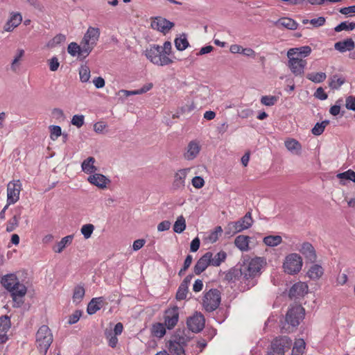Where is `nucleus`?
Here are the masks:
<instances>
[{
    "instance_id": "nucleus-18",
    "label": "nucleus",
    "mask_w": 355,
    "mask_h": 355,
    "mask_svg": "<svg viewBox=\"0 0 355 355\" xmlns=\"http://www.w3.org/2000/svg\"><path fill=\"white\" fill-rule=\"evenodd\" d=\"M87 181L90 184L103 189H105L107 185L110 183V180L107 177L103 174L97 173L90 175L87 178Z\"/></svg>"
},
{
    "instance_id": "nucleus-7",
    "label": "nucleus",
    "mask_w": 355,
    "mask_h": 355,
    "mask_svg": "<svg viewBox=\"0 0 355 355\" xmlns=\"http://www.w3.org/2000/svg\"><path fill=\"white\" fill-rule=\"evenodd\" d=\"M220 300V292L218 289L212 288L205 293L202 306L206 311L212 312L219 306Z\"/></svg>"
},
{
    "instance_id": "nucleus-53",
    "label": "nucleus",
    "mask_w": 355,
    "mask_h": 355,
    "mask_svg": "<svg viewBox=\"0 0 355 355\" xmlns=\"http://www.w3.org/2000/svg\"><path fill=\"white\" fill-rule=\"evenodd\" d=\"M50 128V137L53 141H55L60 135H62V129L59 125H51Z\"/></svg>"
},
{
    "instance_id": "nucleus-4",
    "label": "nucleus",
    "mask_w": 355,
    "mask_h": 355,
    "mask_svg": "<svg viewBox=\"0 0 355 355\" xmlns=\"http://www.w3.org/2000/svg\"><path fill=\"white\" fill-rule=\"evenodd\" d=\"M53 342V334L46 325H42L36 334V344L40 352L46 355Z\"/></svg>"
},
{
    "instance_id": "nucleus-22",
    "label": "nucleus",
    "mask_w": 355,
    "mask_h": 355,
    "mask_svg": "<svg viewBox=\"0 0 355 355\" xmlns=\"http://www.w3.org/2000/svg\"><path fill=\"white\" fill-rule=\"evenodd\" d=\"M22 21V16L19 12H11L10 18L5 24L3 29L6 32L12 31Z\"/></svg>"
},
{
    "instance_id": "nucleus-17",
    "label": "nucleus",
    "mask_w": 355,
    "mask_h": 355,
    "mask_svg": "<svg viewBox=\"0 0 355 355\" xmlns=\"http://www.w3.org/2000/svg\"><path fill=\"white\" fill-rule=\"evenodd\" d=\"M308 293V286L306 283L299 282L292 286L289 290L288 296L291 299L303 297Z\"/></svg>"
},
{
    "instance_id": "nucleus-2",
    "label": "nucleus",
    "mask_w": 355,
    "mask_h": 355,
    "mask_svg": "<svg viewBox=\"0 0 355 355\" xmlns=\"http://www.w3.org/2000/svg\"><path fill=\"white\" fill-rule=\"evenodd\" d=\"M266 264L261 257H255L245 261L241 266L243 276L244 290H248L257 284V277L261 275V270Z\"/></svg>"
},
{
    "instance_id": "nucleus-30",
    "label": "nucleus",
    "mask_w": 355,
    "mask_h": 355,
    "mask_svg": "<svg viewBox=\"0 0 355 355\" xmlns=\"http://www.w3.org/2000/svg\"><path fill=\"white\" fill-rule=\"evenodd\" d=\"M324 273L322 267L318 264L313 265L307 272L308 277L313 280L318 279Z\"/></svg>"
},
{
    "instance_id": "nucleus-19",
    "label": "nucleus",
    "mask_w": 355,
    "mask_h": 355,
    "mask_svg": "<svg viewBox=\"0 0 355 355\" xmlns=\"http://www.w3.org/2000/svg\"><path fill=\"white\" fill-rule=\"evenodd\" d=\"M210 258L211 252H207L198 259L193 268L196 275L201 274L209 266H211Z\"/></svg>"
},
{
    "instance_id": "nucleus-6",
    "label": "nucleus",
    "mask_w": 355,
    "mask_h": 355,
    "mask_svg": "<svg viewBox=\"0 0 355 355\" xmlns=\"http://www.w3.org/2000/svg\"><path fill=\"white\" fill-rule=\"evenodd\" d=\"M253 223L251 212H247L245 216L235 222H230L225 228V234L233 235L250 228Z\"/></svg>"
},
{
    "instance_id": "nucleus-12",
    "label": "nucleus",
    "mask_w": 355,
    "mask_h": 355,
    "mask_svg": "<svg viewBox=\"0 0 355 355\" xmlns=\"http://www.w3.org/2000/svg\"><path fill=\"white\" fill-rule=\"evenodd\" d=\"M164 325L168 329H172L177 324L179 320V311L177 306L168 309L165 311L164 315Z\"/></svg>"
},
{
    "instance_id": "nucleus-63",
    "label": "nucleus",
    "mask_w": 355,
    "mask_h": 355,
    "mask_svg": "<svg viewBox=\"0 0 355 355\" xmlns=\"http://www.w3.org/2000/svg\"><path fill=\"white\" fill-rule=\"evenodd\" d=\"M325 18L323 17H319L318 18L312 19L310 20V24L314 27H320L324 24Z\"/></svg>"
},
{
    "instance_id": "nucleus-3",
    "label": "nucleus",
    "mask_w": 355,
    "mask_h": 355,
    "mask_svg": "<svg viewBox=\"0 0 355 355\" xmlns=\"http://www.w3.org/2000/svg\"><path fill=\"white\" fill-rule=\"evenodd\" d=\"M304 309L301 305L292 306L287 311L284 321H282L281 329L282 332H292L304 319Z\"/></svg>"
},
{
    "instance_id": "nucleus-25",
    "label": "nucleus",
    "mask_w": 355,
    "mask_h": 355,
    "mask_svg": "<svg viewBox=\"0 0 355 355\" xmlns=\"http://www.w3.org/2000/svg\"><path fill=\"white\" fill-rule=\"evenodd\" d=\"M104 303V298L103 297H94L89 302L87 305V311L88 314L93 315L101 309Z\"/></svg>"
},
{
    "instance_id": "nucleus-55",
    "label": "nucleus",
    "mask_w": 355,
    "mask_h": 355,
    "mask_svg": "<svg viewBox=\"0 0 355 355\" xmlns=\"http://www.w3.org/2000/svg\"><path fill=\"white\" fill-rule=\"evenodd\" d=\"M80 46H79L76 42H71L69 44L68 48H67L68 53L72 56H76L77 55L80 56Z\"/></svg>"
},
{
    "instance_id": "nucleus-13",
    "label": "nucleus",
    "mask_w": 355,
    "mask_h": 355,
    "mask_svg": "<svg viewBox=\"0 0 355 355\" xmlns=\"http://www.w3.org/2000/svg\"><path fill=\"white\" fill-rule=\"evenodd\" d=\"M191 168H185L178 170L174 175L173 189L175 190H182L185 187L186 178L191 171Z\"/></svg>"
},
{
    "instance_id": "nucleus-28",
    "label": "nucleus",
    "mask_w": 355,
    "mask_h": 355,
    "mask_svg": "<svg viewBox=\"0 0 355 355\" xmlns=\"http://www.w3.org/2000/svg\"><path fill=\"white\" fill-rule=\"evenodd\" d=\"M250 237L245 235H239L234 240L235 245L241 251L249 250Z\"/></svg>"
},
{
    "instance_id": "nucleus-43",
    "label": "nucleus",
    "mask_w": 355,
    "mask_h": 355,
    "mask_svg": "<svg viewBox=\"0 0 355 355\" xmlns=\"http://www.w3.org/2000/svg\"><path fill=\"white\" fill-rule=\"evenodd\" d=\"M329 123L328 120L322 121L321 123H317L311 130L313 135L319 136L322 135L325 129V127Z\"/></svg>"
},
{
    "instance_id": "nucleus-11",
    "label": "nucleus",
    "mask_w": 355,
    "mask_h": 355,
    "mask_svg": "<svg viewBox=\"0 0 355 355\" xmlns=\"http://www.w3.org/2000/svg\"><path fill=\"white\" fill-rule=\"evenodd\" d=\"M21 184L19 180L10 182L7 186V202L15 204L19 199Z\"/></svg>"
},
{
    "instance_id": "nucleus-26",
    "label": "nucleus",
    "mask_w": 355,
    "mask_h": 355,
    "mask_svg": "<svg viewBox=\"0 0 355 355\" xmlns=\"http://www.w3.org/2000/svg\"><path fill=\"white\" fill-rule=\"evenodd\" d=\"M96 159L93 157H89L85 159L81 164L82 171L87 174L92 175L98 170L97 167L94 165Z\"/></svg>"
},
{
    "instance_id": "nucleus-52",
    "label": "nucleus",
    "mask_w": 355,
    "mask_h": 355,
    "mask_svg": "<svg viewBox=\"0 0 355 355\" xmlns=\"http://www.w3.org/2000/svg\"><path fill=\"white\" fill-rule=\"evenodd\" d=\"M337 178L339 179L349 180L355 183V172L351 169L345 172L338 173L337 175Z\"/></svg>"
},
{
    "instance_id": "nucleus-62",
    "label": "nucleus",
    "mask_w": 355,
    "mask_h": 355,
    "mask_svg": "<svg viewBox=\"0 0 355 355\" xmlns=\"http://www.w3.org/2000/svg\"><path fill=\"white\" fill-rule=\"evenodd\" d=\"M339 12L345 15H352V14H355V5L341 8Z\"/></svg>"
},
{
    "instance_id": "nucleus-15",
    "label": "nucleus",
    "mask_w": 355,
    "mask_h": 355,
    "mask_svg": "<svg viewBox=\"0 0 355 355\" xmlns=\"http://www.w3.org/2000/svg\"><path fill=\"white\" fill-rule=\"evenodd\" d=\"M151 26L153 29L166 34L174 26V23L162 17H157L151 22Z\"/></svg>"
},
{
    "instance_id": "nucleus-9",
    "label": "nucleus",
    "mask_w": 355,
    "mask_h": 355,
    "mask_svg": "<svg viewBox=\"0 0 355 355\" xmlns=\"http://www.w3.org/2000/svg\"><path fill=\"white\" fill-rule=\"evenodd\" d=\"M293 50H288L287 57L288 58V67L291 72L295 76H302L304 74L305 67L307 64L306 60L302 58L293 55Z\"/></svg>"
},
{
    "instance_id": "nucleus-36",
    "label": "nucleus",
    "mask_w": 355,
    "mask_h": 355,
    "mask_svg": "<svg viewBox=\"0 0 355 355\" xmlns=\"http://www.w3.org/2000/svg\"><path fill=\"white\" fill-rule=\"evenodd\" d=\"M282 239L279 235H270L263 238V243L270 247H275L280 244Z\"/></svg>"
},
{
    "instance_id": "nucleus-51",
    "label": "nucleus",
    "mask_w": 355,
    "mask_h": 355,
    "mask_svg": "<svg viewBox=\"0 0 355 355\" xmlns=\"http://www.w3.org/2000/svg\"><path fill=\"white\" fill-rule=\"evenodd\" d=\"M188 293V287L185 284H181L178 289L176 293V298L178 300H184L187 297Z\"/></svg>"
},
{
    "instance_id": "nucleus-10",
    "label": "nucleus",
    "mask_w": 355,
    "mask_h": 355,
    "mask_svg": "<svg viewBox=\"0 0 355 355\" xmlns=\"http://www.w3.org/2000/svg\"><path fill=\"white\" fill-rule=\"evenodd\" d=\"M292 345V340L288 336L275 338L271 344V351L268 355H284Z\"/></svg>"
},
{
    "instance_id": "nucleus-21",
    "label": "nucleus",
    "mask_w": 355,
    "mask_h": 355,
    "mask_svg": "<svg viewBox=\"0 0 355 355\" xmlns=\"http://www.w3.org/2000/svg\"><path fill=\"white\" fill-rule=\"evenodd\" d=\"M299 251L310 262L314 263L316 261L317 256L313 246L309 242L303 243Z\"/></svg>"
},
{
    "instance_id": "nucleus-14",
    "label": "nucleus",
    "mask_w": 355,
    "mask_h": 355,
    "mask_svg": "<svg viewBox=\"0 0 355 355\" xmlns=\"http://www.w3.org/2000/svg\"><path fill=\"white\" fill-rule=\"evenodd\" d=\"M187 324L191 331L200 332L205 327V318L202 313H197L187 320Z\"/></svg>"
},
{
    "instance_id": "nucleus-8",
    "label": "nucleus",
    "mask_w": 355,
    "mask_h": 355,
    "mask_svg": "<svg viewBox=\"0 0 355 355\" xmlns=\"http://www.w3.org/2000/svg\"><path fill=\"white\" fill-rule=\"evenodd\" d=\"M284 271L290 275L298 273L302 267V259L297 253H291L286 257L283 265Z\"/></svg>"
},
{
    "instance_id": "nucleus-42",
    "label": "nucleus",
    "mask_w": 355,
    "mask_h": 355,
    "mask_svg": "<svg viewBox=\"0 0 355 355\" xmlns=\"http://www.w3.org/2000/svg\"><path fill=\"white\" fill-rule=\"evenodd\" d=\"M189 44L184 35L175 40V46L178 51H184Z\"/></svg>"
},
{
    "instance_id": "nucleus-56",
    "label": "nucleus",
    "mask_w": 355,
    "mask_h": 355,
    "mask_svg": "<svg viewBox=\"0 0 355 355\" xmlns=\"http://www.w3.org/2000/svg\"><path fill=\"white\" fill-rule=\"evenodd\" d=\"M66 40V37L64 35L62 34H58L55 35L51 41H50L48 43V46L49 47H53L55 45L60 44L62 42H64Z\"/></svg>"
},
{
    "instance_id": "nucleus-24",
    "label": "nucleus",
    "mask_w": 355,
    "mask_h": 355,
    "mask_svg": "<svg viewBox=\"0 0 355 355\" xmlns=\"http://www.w3.org/2000/svg\"><path fill=\"white\" fill-rule=\"evenodd\" d=\"M355 47V43L352 38H347L346 40L336 42L334 44V49L340 53L349 51L354 49Z\"/></svg>"
},
{
    "instance_id": "nucleus-48",
    "label": "nucleus",
    "mask_w": 355,
    "mask_h": 355,
    "mask_svg": "<svg viewBox=\"0 0 355 355\" xmlns=\"http://www.w3.org/2000/svg\"><path fill=\"white\" fill-rule=\"evenodd\" d=\"M20 218V214H19L15 215L10 220H9L6 225V231L8 232L14 231L18 226Z\"/></svg>"
},
{
    "instance_id": "nucleus-46",
    "label": "nucleus",
    "mask_w": 355,
    "mask_h": 355,
    "mask_svg": "<svg viewBox=\"0 0 355 355\" xmlns=\"http://www.w3.org/2000/svg\"><path fill=\"white\" fill-rule=\"evenodd\" d=\"M355 28V22L343 21L336 26L334 28L336 32L343 31H352Z\"/></svg>"
},
{
    "instance_id": "nucleus-61",
    "label": "nucleus",
    "mask_w": 355,
    "mask_h": 355,
    "mask_svg": "<svg viewBox=\"0 0 355 355\" xmlns=\"http://www.w3.org/2000/svg\"><path fill=\"white\" fill-rule=\"evenodd\" d=\"M105 334L107 338H109V345L111 347H115L118 343V338H116V336L112 335L111 331L109 333L105 332Z\"/></svg>"
},
{
    "instance_id": "nucleus-32",
    "label": "nucleus",
    "mask_w": 355,
    "mask_h": 355,
    "mask_svg": "<svg viewBox=\"0 0 355 355\" xmlns=\"http://www.w3.org/2000/svg\"><path fill=\"white\" fill-rule=\"evenodd\" d=\"M168 350L171 355H184V350L182 345L176 340H170Z\"/></svg>"
},
{
    "instance_id": "nucleus-59",
    "label": "nucleus",
    "mask_w": 355,
    "mask_h": 355,
    "mask_svg": "<svg viewBox=\"0 0 355 355\" xmlns=\"http://www.w3.org/2000/svg\"><path fill=\"white\" fill-rule=\"evenodd\" d=\"M345 106L347 109L355 111V96H348L345 101Z\"/></svg>"
},
{
    "instance_id": "nucleus-44",
    "label": "nucleus",
    "mask_w": 355,
    "mask_h": 355,
    "mask_svg": "<svg viewBox=\"0 0 355 355\" xmlns=\"http://www.w3.org/2000/svg\"><path fill=\"white\" fill-rule=\"evenodd\" d=\"M223 232V229L220 226H217L214 230L211 232L208 236L207 237V240L210 242L211 243H214L216 242L219 238V236L221 235Z\"/></svg>"
},
{
    "instance_id": "nucleus-54",
    "label": "nucleus",
    "mask_w": 355,
    "mask_h": 355,
    "mask_svg": "<svg viewBox=\"0 0 355 355\" xmlns=\"http://www.w3.org/2000/svg\"><path fill=\"white\" fill-rule=\"evenodd\" d=\"M277 101V97L275 96H263L261 98V103L266 106H272Z\"/></svg>"
},
{
    "instance_id": "nucleus-38",
    "label": "nucleus",
    "mask_w": 355,
    "mask_h": 355,
    "mask_svg": "<svg viewBox=\"0 0 355 355\" xmlns=\"http://www.w3.org/2000/svg\"><path fill=\"white\" fill-rule=\"evenodd\" d=\"M186 229V220L183 216L178 217L173 225V231L175 233L181 234Z\"/></svg>"
},
{
    "instance_id": "nucleus-37",
    "label": "nucleus",
    "mask_w": 355,
    "mask_h": 355,
    "mask_svg": "<svg viewBox=\"0 0 355 355\" xmlns=\"http://www.w3.org/2000/svg\"><path fill=\"white\" fill-rule=\"evenodd\" d=\"M290 50L294 51V52H292L293 55H295V56L300 57L302 58L303 57L304 58V57L308 56L311 52V49L309 46H301L299 48H293V49H291Z\"/></svg>"
},
{
    "instance_id": "nucleus-29",
    "label": "nucleus",
    "mask_w": 355,
    "mask_h": 355,
    "mask_svg": "<svg viewBox=\"0 0 355 355\" xmlns=\"http://www.w3.org/2000/svg\"><path fill=\"white\" fill-rule=\"evenodd\" d=\"M227 258V253L225 251H220L215 255L211 252V266L218 267L225 261Z\"/></svg>"
},
{
    "instance_id": "nucleus-57",
    "label": "nucleus",
    "mask_w": 355,
    "mask_h": 355,
    "mask_svg": "<svg viewBox=\"0 0 355 355\" xmlns=\"http://www.w3.org/2000/svg\"><path fill=\"white\" fill-rule=\"evenodd\" d=\"M85 117L83 115H74L71 119V123L77 128H80L84 124Z\"/></svg>"
},
{
    "instance_id": "nucleus-49",
    "label": "nucleus",
    "mask_w": 355,
    "mask_h": 355,
    "mask_svg": "<svg viewBox=\"0 0 355 355\" xmlns=\"http://www.w3.org/2000/svg\"><path fill=\"white\" fill-rule=\"evenodd\" d=\"M95 46L96 45H92L89 42H82L80 50V55L83 56V58L87 57L90 53V52L92 51Z\"/></svg>"
},
{
    "instance_id": "nucleus-60",
    "label": "nucleus",
    "mask_w": 355,
    "mask_h": 355,
    "mask_svg": "<svg viewBox=\"0 0 355 355\" xmlns=\"http://www.w3.org/2000/svg\"><path fill=\"white\" fill-rule=\"evenodd\" d=\"M81 316L80 311H76L72 315H71L69 318L68 323L70 324H73L76 323Z\"/></svg>"
},
{
    "instance_id": "nucleus-64",
    "label": "nucleus",
    "mask_w": 355,
    "mask_h": 355,
    "mask_svg": "<svg viewBox=\"0 0 355 355\" xmlns=\"http://www.w3.org/2000/svg\"><path fill=\"white\" fill-rule=\"evenodd\" d=\"M60 63L58 59L56 57H53L49 60V69L51 71H55L59 67Z\"/></svg>"
},
{
    "instance_id": "nucleus-50",
    "label": "nucleus",
    "mask_w": 355,
    "mask_h": 355,
    "mask_svg": "<svg viewBox=\"0 0 355 355\" xmlns=\"http://www.w3.org/2000/svg\"><path fill=\"white\" fill-rule=\"evenodd\" d=\"M94 230V226L92 224H86L82 226L80 229V232L83 235L84 238L88 239L91 237L93 232Z\"/></svg>"
},
{
    "instance_id": "nucleus-34",
    "label": "nucleus",
    "mask_w": 355,
    "mask_h": 355,
    "mask_svg": "<svg viewBox=\"0 0 355 355\" xmlns=\"http://www.w3.org/2000/svg\"><path fill=\"white\" fill-rule=\"evenodd\" d=\"M345 82L344 78L338 75H334L330 78L329 85L333 89H338Z\"/></svg>"
},
{
    "instance_id": "nucleus-47",
    "label": "nucleus",
    "mask_w": 355,
    "mask_h": 355,
    "mask_svg": "<svg viewBox=\"0 0 355 355\" xmlns=\"http://www.w3.org/2000/svg\"><path fill=\"white\" fill-rule=\"evenodd\" d=\"M10 319L8 316L2 315L0 317V332L6 333L10 328Z\"/></svg>"
},
{
    "instance_id": "nucleus-1",
    "label": "nucleus",
    "mask_w": 355,
    "mask_h": 355,
    "mask_svg": "<svg viewBox=\"0 0 355 355\" xmlns=\"http://www.w3.org/2000/svg\"><path fill=\"white\" fill-rule=\"evenodd\" d=\"M3 286L10 293L12 300V306L21 307L24 303V297L27 293V287L21 283L15 274L4 275L1 280Z\"/></svg>"
},
{
    "instance_id": "nucleus-31",
    "label": "nucleus",
    "mask_w": 355,
    "mask_h": 355,
    "mask_svg": "<svg viewBox=\"0 0 355 355\" xmlns=\"http://www.w3.org/2000/svg\"><path fill=\"white\" fill-rule=\"evenodd\" d=\"M285 146L293 154L300 155L301 153L302 146L300 142L294 139L286 140Z\"/></svg>"
},
{
    "instance_id": "nucleus-58",
    "label": "nucleus",
    "mask_w": 355,
    "mask_h": 355,
    "mask_svg": "<svg viewBox=\"0 0 355 355\" xmlns=\"http://www.w3.org/2000/svg\"><path fill=\"white\" fill-rule=\"evenodd\" d=\"M191 183L196 189H201L205 184V181L200 176H195L191 180Z\"/></svg>"
},
{
    "instance_id": "nucleus-23",
    "label": "nucleus",
    "mask_w": 355,
    "mask_h": 355,
    "mask_svg": "<svg viewBox=\"0 0 355 355\" xmlns=\"http://www.w3.org/2000/svg\"><path fill=\"white\" fill-rule=\"evenodd\" d=\"M100 37V30L98 28L89 27L85 34L83 42L90 43L92 45H96Z\"/></svg>"
},
{
    "instance_id": "nucleus-20",
    "label": "nucleus",
    "mask_w": 355,
    "mask_h": 355,
    "mask_svg": "<svg viewBox=\"0 0 355 355\" xmlns=\"http://www.w3.org/2000/svg\"><path fill=\"white\" fill-rule=\"evenodd\" d=\"M200 150V146L199 142L196 141H190L184 153V157L187 160H193L199 154Z\"/></svg>"
},
{
    "instance_id": "nucleus-41",
    "label": "nucleus",
    "mask_w": 355,
    "mask_h": 355,
    "mask_svg": "<svg viewBox=\"0 0 355 355\" xmlns=\"http://www.w3.org/2000/svg\"><path fill=\"white\" fill-rule=\"evenodd\" d=\"M305 342L302 339L297 340L293 347L291 355H302L305 349Z\"/></svg>"
},
{
    "instance_id": "nucleus-35",
    "label": "nucleus",
    "mask_w": 355,
    "mask_h": 355,
    "mask_svg": "<svg viewBox=\"0 0 355 355\" xmlns=\"http://www.w3.org/2000/svg\"><path fill=\"white\" fill-rule=\"evenodd\" d=\"M73 239V235H68L61 239L57 244V248L54 249V251L57 253H60L65 248L67 245L71 243Z\"/></svg>"
},
{
    "instance_id": "nucleus-16",
    "label": "nucleus",
    "mask_w": 355,
    "mask_h": 355,
    "mask_svg": "<svg viewBox=\"0 0 355 355\" xmlns=\"http://www.w3.org/2000/svg\"><path fill=\"white\" fill-rule=\"evenodd\" d=\"M243 277L244 276L241 268L239 269L232 268L225 273L224 279L228 282L235 283L239 281L241 284V289L245 291Z\"/></svg>"
},
{
    "instance_id": "nucleus-45",
    "label": "nucleus",
    "mask_w": 355,
    "mask_h": 355,
    "mask_svg": "<svg viewBox=\"0 0 355 355\" xmlns=\"http://www.w3.org/2000/svg\"><path fill=\"white\" fill-rule=\"evenodd\" d=\"M152 333L157 338L163 337L166 334L165 326L162 323L154 324L152 327Z\"/></svg>"
},
{
    "instance_id": "nucleus-27",
    "label": "nucleus",
    "mask_w": 355,
    "mask_h": 355,
    "mask_svg": "<svg viewBox=\"0 0 355 355\" xmlns=\"http://www.w3.org/2000/svg\"><path fill=\"white\" fill-rule=\"evenodd\" d=\"M275 25L278 27H284L288 30H296L298 26V24L291 18L282 17L280 18L275 22Z\"/></svg>"
},
{
    "instance_id": "nucleus-39",
    "label": "nucleus",
    "mask_w": 355,
    "mask_h": 355,
    "mask_svg": "<svg viewBox=\"0 0 355 355\" xmlns=\"http://www.w3.org/2000/svg\"><path fill=\"white\" fill-rule=\"evenodd\" d=\"M306 78L313 83H320L326 79L327 76L323 72L310 73L306 75Z\"/></svg>"
},
{
    "instance_id": "nucleus-40",
    "label": "nucleus",
    "mask_w": 355,
    "mask_h": 355,
    "mask_svg": "<svg viewBox=\"0 0 355 355\" xmlns=\"http://www.w3.org/2000/svg\"><path fill=\"white\" fill-rule=\"evenodd\" d=\"M79 76L80 81L83 83H87L90 78V69L86 64L81 65L79 69Z\"/></svg>"
},
{
    "instance_id": "nucleus-5",
    "label": "nucleus",
    "mask_w": 355,
    "mask_h": 355,
    "mask_svg": "<svg viewBox=\"0 0 355 355\" xmlns=\"http://www.w3.org/2000/svg\"><path fill=\"white\" fill-rule=\"evenodd\" d=\"M145 55L153 64L158 66H166L171 64L173 60L166 55L162 54V46L154 44L146 49Z\"/></svg>"
},
{
    "instance_id": "nucleus-33",
    "label": "nucleus",
    "mask_w": 355,
    "mask_h": 355,
    "mask_svg": "<svg viewBox=\"0 0 355 355\" xmlns=\"http://www.w3.org/2000/svg\"><path fill=\"white\" fill-rule=\"evenodd\" d=\"M85 291L82 285H77L75 286L73 293V302L78 304L80 303L85 296Z\"/></svg>"
}]
</instances>
